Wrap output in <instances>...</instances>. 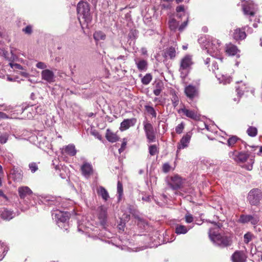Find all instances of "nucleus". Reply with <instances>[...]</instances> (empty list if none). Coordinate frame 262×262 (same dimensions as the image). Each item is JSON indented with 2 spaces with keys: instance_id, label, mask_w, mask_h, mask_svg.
Returning a JSON list of instances; mask_svg holds the SVG:
<instances>
[{
  "instance_id": "nucleus-2",
  "label": "nucleus",
  "mask_w": 262,
  "mask_h": 262,
  "mask_svg": "<svg viewBox=\"0 0 262 262\" xmlns=\"http://www.w3.org/2000/svg\"><path fill=\"white\" fill-rule=\"evenodd\" d=\"M206 52L212 57L220 58L222 49L221 42L216 38L208 39L204 45Z\"/></svg>"
},
{
  "instance_id": "nucleus-38",
  "label": "nucleus",
  "mask_w": 262,
  "mask_h": 262,
  "mask_svg": "<svg viewBox=\"0 0 262 262\" xmlns=\"http://www.w3.org/2000/svg\"><path fill=\"white\" fill-rule=\"evenodd\" d=\"M250 217L251 215H241L238 219V222L243 224L248 223L250 222Z\"/></svg>"
},
{
  "instance_id": "nucleus-61",
  "label": "nucleus",
  "mask_w": 262,
  "mask_h": 262,
  "mask_svg": "<svg viewBox=\"0 0 262 262\" xmlns=\"http://www.w3.org/2000/svg\"><path fill=\"white\" fill-rule=\"evenodd\" d=\"M142 200L145 202H149L150 201V196L149 195L143 196Z\"/></svg>"
},
{
  "instance_id": "nucleus-46",
  "label": "nucleus",
  "mask_w": 262,
  "mask_h": 262,
  "mask_svg": "<svg viewBox=\"0 0 262 262\" xmlns=\"http://www.w3.org/2000/svg\"><path fill=\"white\" fill-rule=\"evenodd\" d=\"M184 127H185L184 123H183V122L181 123L180 124H178L176 127V132L179 134H181L184 130Z\"/></svg>"
},
{
  "instance_id": "nucleus-57",
  "label": "nucleus",
  "mask_w": 262,
  "mask_h": 262,
  "mask_svg": "<svg viewBox=\"0 0 262 262\" xmlns=\"http://www.w3.org/2000/svg\"><path fill=\"white\" fill-rule=\"evenodd\" d=\"M92 135L95 136L96 138L100 140L101 139V135L96 131L93 130L91 132Z\"/></svg>"
},
{
  "instance_id": "nucleus-27",
  "label": "nucleus",
  "mask_w": 262,
  "mask_h": 262,
  "mask_svg": "<svg viewBox=\"0 0 262 262\" xmlns=\"http://www.w3.org/2000/svg\"><path fill=\"white\" fill-rule=\"evenodd\" d=\"M2 217L5 220H9L12 219L14 216V213L7 209H4L1 214Z\"/></svg>"
},
{
  "instance_id": "nucleus-9",
  "label": "nucleus",
  "mask_w": 262,
  "mask_h": 262,
  "mask_svg": "<svg viewBox=\"0 0 262 262\" xmlns=\"http://www.w3.org/2000/svg\"><path fill=\"white\" fill-rule=\"evenodd\" d=\"M70 214L69 212L61 211L60 210L54 211L52 213V216L57 222H66L70 217Z\"/></svg>"
},
{
  "instance_id": "nucleus-47",
  "label": "nucleus",
  "mask_w": 262,
  "mask_h": 262,
  "mask_svg": "<svg viewBox=\"0 0 262 262\" xmlns=\"http://www.w3.org/2000/svg\"><path fill=\"white\" fill-rule=\"evenodd\" d=\"M254 162V160L253 158H250L249 159V162L248 165L245 164L243 166V167L246 169L248 170H251L253 168V164Z\"/></svg>"
},
{
  "instance_id": "nucleus-8",
  "label": "nucleus",
  "mask_w": 262,
  "mask_h": 262,
  "mask_svg": "<svg viewBox=\"0 0 262 262\" xmlns=\"http://www.w3.org/2000/svg\"><path fill=\"white\" fill-rule=\"evenodd\" d=\"M229 156L238 163L246 162L249 158V155L245 152H238L236 151L229 153Z\"/></svg>"
},
{
  "instance_id": "nucleus-24",
  "label": "nucleus",
  "mask_w": 262,
  "mask_h": 262,
  "mask_svg": "<svg viewBox=\"0 0 262 262\" xmlns=\"http://www.w3.org/2000/svg\"><path fill=\"white\" fill-rule=\"evenodd\" d=\"M190 228H187L186 226L178 224L176 226L175 232L177 234H186Z\"/></svg>"
},
{
  "instance_id": "nucleus-22",
  "label": "nucleus",
  "mask_w": 262,
  "mask_h": 262,
  "mask_svg": "<svg viewBox=\"0 0 262 262\" xmlns=\"http://www.w3.org/2000/svg\"><path fill=\"white\" fill-rule=\"evenodd\" d=\"M97 192L98 195L100 196L105 201H106L109 198L107 191L102 186H100L97 188Z\"/></svg>"
},
{
  "instance_id": "nucleus-41",
  "label": "nucleus",
  "mask_w": 262,
  "mask_h": 262,
  "mask_svg": "<svg viewBox=\"0 0 262 262\" xmlns=\"http://www.w3.org/2000/svg\"><path fill=\"white\" fill-rule=\"evenodd\" d=\"M9 134L7 133H0V143L3 144L6 143L9 138Z\"/></svg>"
},
{
  "instance_id": "nucleus-21",
  "label": "nucleus",
  "mask_w": 262,
  "mask_h": 262,
  "mask_svg": "<svg viewBox=\"0 0 262 262\" xmlns=\"http://www.w3.org/2000/svg\"><path fill=\"white\" fill-rule=\"evenodd\" d=\"M238 51V49L235 45L232 43H229L226 45V52L229 55H235Z\"/></svg>"
},
{
  "instance_id": "nucleus-11",
  "label": "nucleus",
  "mask_w": 262,
  "mask_h": 262,
  "mask_svg": "<svg viewBox=\"0 0 262 262\" xmlns=\"http://www.w3.org/2000/svg\"><path fill=\"white\" fill-rule=\"evenodd\" d=\"M3 55L6 59H7L10 62L9 63V65L12 69L23 70V68L21 65L17 63H14L12 62L16 59V56L12 53V51H11L10 53H8V52H4Z\"/></svg>"
},
{
  "instance_id": "nucleus-14",
  "label": "nucleus",
  "mask_w": 262,
  "mask_h": 262,
  "mask_svg": "<svg viewBox=\"0 0 262 262\" xmlns=\"http://www.w3.org/2000/svg\"><path fill=\"white\" fill-rule=\"evenodd\" d=\"M136 123L135 118L125 119L121 123L120 129L122 131L126 130L130 126H134Z\"/></svg>"
},
{
  "instance_id": "nucleus-26",
  "label": "nucleus",
  "mask_w": 262,
  "mask_h": 262,
  "mask_svg": "<svg viewBox=\"0 0 262 262\" xmlns=\"http://www.w3.org/2000/svg\"><path fill=\"white\" fill-rule=\"evenodd\" d=\"M106 138L108 141L111 142H115L119 140L117 135L108 129L107 130Z\"/></svg>"
},
{
  "instance_id": "nucleus-64",
  "label": "nucleus",
  "mask_w": 262,
  "mask_h": 262,
  "mask_svg": "<svg viewBox=\"0 0 262 262\" xmlns=\"http://www.w3.org/2000/svg\"><path fill=\"white\" fill-rule=\"evenodd\" d=\"M262 154V146L260 147L259 150L257 153L258 155H260Z\"/></svg>"
},
{
  "instance_id": "nucleus-63",
  "label": "nucleus",
  "mask_w": 262,
  "mask_h": 262,
  "mask_svg": "<svg viewBox=\"0 0 262 262\" xmlns=\"http://www.w3.org/2000/svg\"><path fill=\"white\" fill-rule=\"evenodd\" d=\"M141 51L142 55H146L147 54V50L145 48H142L141 49Z\"/></svg>"
},
{
  "instance_id": "nucleus-16",
  "label": "nucleus",
  "mask_w": 262,
  "mask_h": 262,
  "mask_svg": "<svg viewBox=\"0 0 262 262\" xmlns=\"http://www.w3.org/2000/svg\"><path fill=\"white\" fill-rule=\"evenodd\" d=\"M185 93L188 98L193 99L197 96L198 90L195 86L189 85L185 88Z\"/></svg>"
},
{
  "instance_id": "nucleus-54",
  "label": "nucleus",
  "mask_w": 262,
  "mask_h": 262,
  "mask_svg": "<svg viewBox=\"0 0 262 262\" xmlns=\"http://www.w3.org/2000/svg\"><path fill=\"white\" fill-rule=\"evenodd\" d=\"M29 168L32 172H35L37 169V166L35 163H32L29 164Z\"/></svg>"
},
{
  "instance_id": "nucleus-40",
  "label": "nucleus",
  "mask_w": 262,
  "mask_h": 262,
  "mask_svg": "<svg viewBox=\"0 0 262 262\" xmlns=\"http://www.w3.org/2000/svg\"><path fill=\"white\" fill-rule=\"evenodd\" d=\"M254 237V235L251 232H247L244 236V241L245 243L248 244Z\"/></svg>"
},
{
  "instance_id": "nucleus-42",
  "label": "nucleus",
  "mask_w": 262,
  "mask_h": 262,
  "mask_svg": "<svg viewBox=\"0 0 262 262\" xmlns=\"http://www.w3.org/2000/svg\"><path fill=\"white\" fill-rule=\"evenodd\" d=\"M152 79V76L150 74H146L142 79L143 84L147 85L150 83Z\"/></svg>"
},
{
  "instance_id": "nucleus-39",
  "label": "nucleus",
  "mask_w": 262,
  "mask_h": 262,
  "mask_svg": "<svg viewBox=\"0 0 262 262\" xmlns=\"http://www.w3.org/2000/svg\"><path fill=\"white\" fill-rule=\"evenodd\" d=\"M247 133L249 136L251 137H255L257 134V129L255 127L250 126L248 128Z\"/></svg>"
},
{
  "instance_id": "nucleus-56",
  "label": "nucleus",
  "mask_w": 262,
  "mask_h": 262,
  "mask_svg": "<svg viewBox=\"0 0 262 262\" xmlns=\"http://www.w3.org/2000/svg\"><path fill=\"white\" fill-rule=\"evenodd\" d=\"M188 24V19L186 21H184L183 23L182 24L181 26L179 27V30L180 31H182L183 30V29L187 26Z\"/></svg>"
},
{
  "instance_id": "nucleus-25",
  "label": "nucleus",
  "mask_w": 262,
  "mask_h": 262,
  "mask_svg": "<svg viewBox=\"0 0 262 262\" xmlns=\"http://www.w3.org/2000/svg\"><path fill=\"white\" fill-rule=\"evenodd\" d=\"M136 64L139 70H145L147 68V62L145 60H138L137 58L135 59Z\"/></svg>"
},
{
  "instance_id": "nucleus-15",
  "label": "nucleus",
  "mask_w": 262,
  "mask_h": 262,
  "mask_svg": "<svg viewBox=\"0 0 262 262\" xmlns=\"http://www.w3.org/2000/svg\"><path fill=\"white\" fill-rule=\"evenodd\" d=\"M182 184V180L181 177L178 176H174L171 177L169 185L173 189H177L180 187Z\"/></svg>"
},
{
  "instance_id": "nucleus-51",
  "label": "nucleus",
  "mask_w": 262,
  "mask_h": 262,
  "mask_svg": "<svg viewBox=\"0 0 262 262\" xmlns=\"http://www.w3.org/2000/svg\"><path fill=\"white\" fill-rule=\"evenodd\" d=\"M36 67L38 69H42V70L47 69V64L43 62H38L36 63Z\"/></svg>"
},
{
  "instance_id": "nucleus-12",
  "label": "nucleus",
  "mask_w": 262,
  "mask_h": 262,
  "mask_svg": "<svg viewBox=\"0 0 262 262\" xmlns=\"http://www.w3.org/2000/svg\"><path fill=\"white\" fill-rule=\"evenodd\" d=\"M191 138V135L189 133H187L182 137L177 145V153L181 149H184L188 146Z\"/></svg>"
},
{
  "instance_id": "nucleus-33",
  "label": "nucleus",
  "mask_w": 262,
  "mask_h": 262,
  "mask_svg": "<svg viewBox=\"0 0 262 262\" xmlns=\"http://www.w3.org/2000/svg\"><path fill=\"white\" fill-rule=\"evenodd\" d=\"M117 193L118 200L120 201L123 193V185L120 181H118L117 183Z\"/></svg>"
},
{
  "instance_id": "nucleus-23",
  "label": "nucleus",
  "mask_w": 262,
  "mask_h": 262,
  "mask_svg": "<svg viewBox=\"0 0 262 262\" xmlns=\"http://www.w3.org/2000/svg\"><path fill=\"white\" fill-rule=\"evenodd\" d=\"M64 152L70 156H74L76 155L77 151L75 146L73 144H69L63 149Z\"/></svg>"
},
{
  "instance_id": "nucleus-60",
  "label": "nucleus",
  "mask_w": 262,
  "mask_h": 262,
  "mask_svg": "<svg viewBox=\"0 0 262 262\" xmlns=\"http://www.w3.org/2000/svg\"><path fill=\"white\" fill-rule=\"evenodd\" d=\"M129 219V215L127 214H123V216L121 217V219L123 220L124 221H128Z\"/></svg>"
},
{
  "instance_id": "nucleus-53",
  "label": "nucleus",
  "mask_w": 262,
  "mask_h": 262,
  "mask_svg": "<svg viewBox=\"0 0 262 262\" xmlns=\"http://www.w3.org/2000/svg\"><path fill=\"white\" fill-rule=\"evenodd\" d=\"M23 30L26 34H30L32 32V27L28 25L25 29H23Z\"/></svg>"
},
{
  "instance_id": "nucleus-18",
  "label": "nucleus",
  "mask_w": 262,
  "mask_h": 262,
  "mask_svg": "<svg viewBox=\"0 0 262 262\" xmlns=\"http://www.w3.org/2000/svg\"><path fill=\"white\" fill-rule=\"evenodd\" d=\"M232 260L233 262H244L246 256L243 252L236 251L232 256Z\"/></svg>"
},
{
  "instance_id": "nucleus-49",
  "label": "nucleus",
  "mask_w": 262,
  "mask_h": 262,
  "mask_svg": "<svg viewBox=\"0 0 262 262\" xmlns=\"http://www.w3.org/2000/svg\"><path fill=\"white\" fill-rule=\"evenodd\" d=\"M12 178L15 181H19L22 179V175L20 172H13L12 173Z\"/></svg>"
},
{
  "instance_id": "nucleus-10",
  "label": "nucleus",
  "mask_w": 262,
  "mask_h": 262,
  "mask_svg": "<svg viewBox=\"0 0 262 262\" xmlns=\"http://www.w3.org/2000/svg\"><path fill=\"white\" fill-rule=\"evenodd\" d=\"M40 74L42 80L49 83H53L55 81L56 76L54 72L49 69L42 70Z\"/></svg>"
},
{
  "instance_id": "nucleus-55",
  "label": "nucleus",
  "mask_w": 262,
  "mask_h": 262,
  "mask_svg": "<svg viewBox=\"0 0 262 262\" xmlns=\"http://www.w3.org/2000/svg\"><path fill=\"white\" fill-rule=\"evenodd\" d=\"M170 166L168 163H165L163 165V171L164 172H167L170 170Z\"/></svg>"
},
{
  "instance_id": "nucleus-58",
  "label": "nucleus",
  "mask_w": 262,
  "mask_h": 262,
  "mask_svg": "<svg viewBox=\"0 0 262 262\" xmlns=\"http://www.w3.org/2000/svg\"><path fill=\"white\" fill-rule=\"evenodd\" d=\"M9 116L5 113L0 112V120L9 119Z\"/></svg>"
},
{
  "instance_id": "nucleus-44",
  "label": "nucleus",
  "mask_w": 262,
  "mask_h": 262,
  "mask_svg": "<svg viewBox=\"0 0 262 262\" xmlns=\"http://www.w3.org/2000/svg\"><path fill=\"white\" fill-rule=\"evenodd\" d=\"M7 251V248L4 244L0 243V260L4 258Z\"/></svg>"
},
{
  "instance_id": "nucleus-50",
  "label": "nucleus",
  "mask_w": 262,
  "mask_h": 262,
  "mask_svg": "<svg viewBox=\"0 0 262 262\" xmlns=\"http://www.w3.org/2000/svg\"><path fill=\"white\" fill-rule=\"evenodd\" d=\"M185 221L187 223H191L193 221L192 215L189 213H187L185 216Z\"/></svg>"
},
{
  "instance_id": "nucleus-37",
  "label": "nucleus",
  "mask_w": 262,
  "mask_h": 262,
  "mask_svg": "<svg viewBox=\"0 0 262 262\" xmlns=\"http://www.w3.org/2000/svg\"><path fill=\"white\" fill-rule=\"evenodd\" d=\"M246 89L245 84H242L241 86L236 87V91L239 97H241L243 95Z\"/></svg>"
},
{
  "instance_id": "nucleus-43",
  "label": "nucleus",
  "mask_w": 262,
  "mask_h": 262,
  "mask_svg": "<svg viewBox=\"0 0 262 262\" xmlns=\"http://www.w3.org/2000/svg\"><path fill=\"white\" fill-rule=\"evenodd\" d=\"M145 108L148 114H150L154 118L156 117L157 114L153 107L149 105H146Z\"/></svg>"
},
{
  "instance_id": "nucleus-52",
  "label": "nucleus",
  "mask_w": 262,
  "mask_h": 262,
  "mask_svg": "<svg viewBox=\"0 0 262 262\" xmlns=\"http://www.w3.org/2000/svg\"><path fill=\"white\" fill-rule=\"evenodd\" d=\"M218 69H219V68H218V65L217 64V62L214 60L212 61L211 68V69L210 68L209 69V70L210 71L212 70V72H215V71L216 70H217Z\"/></svg>"
},
{
  "instance_id": "nucleus-3",
  "label": "nucleus",
  "mask_w": 262,
  "mask_h": 262,
  "mask_svg": "<svg viewBox=\"0 0 262 262\" xmlns=\"http://www.w3.org/2000/svg\"><path fill=\"white\" fill-rule=\"evenodd\" d=\"M77 11L79 19L81 17L87 23L91 21L90 8L87 3L83 2H79L77 5Z\"/></svg>"
},
{
  "instance_id": "nucleus-59",
  "label": "nucleus",
  "mask_w": 262,
  "mask_h": 262,
  "mask_svg": "<svg viewBox=\"0 0 262 262\" xmlns=\"http://www.w3.org/2000/svg\"><path fill=\"white\" fill-rule=\"evenodd\" d=\"M176 11L177 12H184V8L183 6H179L177 7Z\"/></svg>"
},
{
  "instance_id": "nucleus-19",
  "label": "nucleus",
  "mask_w": 262,
  "mask_h": 262,
  "mask_svg": "<svg viewBox=\"0 0 262 262\" xmlns=\"http://www.w3.org/2000/svg\"><path fill=\"white\" fill-rule=\"evenodd\" d=\"M19 196L21 199H24L28 195H30L32 193L31 190L27 186H23L19 187L18 189Z\"/></svg>"
},
{
  "instance_id": "nucleus-30",
  "label": "nucleus",
  "mask_w": 262,
  "mask_h": 262,
  "mask_svg": "<svg viewBox=\"0 0 262 262\" xmlns=\"http://www.w3.org/2000/svg\"><path fill=\"white\" fill-rule=\"evenodd\" d=\"M93 36L96 41L104 40L105 39V35L101 31L95 32Z\"/></svg>"
},
{
  "instance_id": "nucleus-4",
  "label": "nucleus",
  "mask_w": 262,
  "mask_h": 262,
  "mask_svg": "<svg viewBox=\"0 0 262 262\" xmlns=\"http://www.w3.org/2000/svg\"><path fill=\"white\" fill-rule=\"evenodd\" d=\"M192 63L191 56L189 55H186L182 59L179 71L182 79H185L187 76Z\"/></svg>"
},
{
  "instance_id": "nucleus-28",
  "label": "nucleus",
  "mask_w": 262,
  "mask_h": 262,
  "mask_svg": "<svg viewBox=\"0 0 262 262\" xmlns=\"http://www.w3.org/2000/svg\"><path fill=\"white\" fill-rule=\"evenodd\" d=\"M170 94L171 95V100L172 101V105L174 107H176L179 103V98L177 95L176 92L174 91H171L170 92Z\"/></svg>"
},
{
  "instance_id": "nucleus-6",
  "label": "nucleus",
  "mask_w": 262,
  "mask_h": 262,
  "mask_svg": "<svg viewBox=\"0 0 262 262\" xmlns=\"http://www.w3.org/2000/svg\"><path fill=\"white\" fill-rule=\"evenodd\" d=\"M144 130L148 142L149 143L155 142L156 132L152 125L148 121L143 122Z\"/></svg>"
},
{
  "instance_id": "nucleus-13",
  "label": "nucleus",
  "mask_w": 262,
  "mask_h": 262,
  "mask_svg": "<svg viewBox=\"0 0 262 262\" xmlns=\"http://www.w3.org/2000/svg\"><path fill=\"white\" fill-rule=\"evenodd\" d=\"M97 215L102 224L105 222L107 216V208L104 206H99L96 210Z\"/></svg>"
},
{
  "instance_id": "nucleus-7",
  "label": "nucleus",
  "mask_w": 262,
  "mask_h": 262,
  "mask_svg": "<svg viewBox=\"0 0 262 262\" xmlns=\"http://www.w3.org/2000/svg\"><path fill=\"white\" fill-rule=\"evenodd\" d=\"M178 113H183L186 117L194 120H199L200 118V114L197 110H189L186 108L184 106L178 110Z\"/></svg>"
},
{
  "instance_id": "nucleus-31",
  "label": "nucleus",
  "mask_w": 262,
  "mask_h": 262,
  "mask_svg": "<svg viewBox=\"0 0 262 262\" xmlns=\"http://www.w3.org/2000/svg\"><path fill=\"white\" fill-rule=\"evenodd\" d=\"M163 89V84L161 82L156 84V88L154 90V93L156 96H159Z\"/></svg>"
},
{
  "instance_id": "nucleus-5",
  "label": "nucleus",
  "mask_w": 262,
  "mask_h": 262,
  "mask_svg": "<svg viewBox=\"0 0 262 262\" xmlns=\"http://www.w3.org/2000/svg\"><path fill=\"white\" fill-rule=\"evenodd\" d=\"M247 198L251 205L257 206L262 199V192L258 189H253L249 192Z\"/></svg>"
},
{
  "instance_id": "nucleus-35",
  "label": "nucleus",
  "mask_w": 262,
  "mask_h": 262,
  "mask_svg": "<svg viewBox=\"0 0 262 262\" xmlns=\"http://www.w3.org/2000/svg\"><path fill=\"white\" fill-rule=\"evenodd\" d=\"M240 139L235 136H232L228 140V145L229 146H233L236 143L239 141Z\"/></svg>"
},
{
  "instance_id": "nucleus-36",
  "label": "nucleus",
  "mask_w": 262,
  "mask_h": 262,
  "mask_svg": "<svg viewBox=\"0 0 262 262\" xmlns=\"http://www.w3.org/2000/svg\"><path fill=\"white\" fill-rule=\"evenodd\" d=\"M176 50L173 47H170L167 49L165 53L166 56H169L170 58H173L176 56Z\"/></svg>"
},
{
  "instance_id": "nucleus-29",
  "label": "nucleus",
  "mask_w": 262,
  "mask_h": 262,
  "mask_svg": "<svg viewBox=\"0 0 262 262\" xmlns=\"http://www.w3.org/2000/svg\"><path fill=\"white\" fill-rule=\"evenodd\" d=\"M215 74L220 83H223L224 84H225L230 82L231 79L229 77L225 76L223 75H220V74H216L215 72Z\"/></svg>"
},
{
  "instance_id": "nucleus-17",
  "label": "nucleus",
  "mask_w": 262,
  "mask_h": 262,
  "mask_svg": "<svg viewBox=\"0 0 262 262\" xmlns=\"http://www.w3.org/2000/svg\"><path fill=\"white\" fill-rule=\"evenodd\" d=\"M232 37L236 40H243L246 38V34L244 30L237 28L234 30Z\"/></svg>"
},
{
  "instance_id": "nucleus-1",
  "label": "nucleus",
  "mask_w": 262,
  "mask_h": 262,
  "mask_svg": "<svg viewBox=\"0 0 262 262\" xmlns=\"http://www.w3.org/2000/svg\"><path fill=\"white\" fill-rule=\"evenodd\" d=\"M213 227H210L209 231V236L210 240L215 245L221 247H227L231 244L232 240L230 236L222 235L219 233L221 224L215 222H211Z\"/></svg>"
},
{
  "instance_id": "nucleus-34",
  "label": "nucleus",
  "mask_w": 262,
  "mask_h": 262,
  "mask_svg": "<svg viewBox=\"0 0 262 262\" xmlns=\"http://www.w3.org/2000/svg\"><path fill=\"white\" fill-rule=\"evenodd\" d=\"M243 9L245 14L249 15L250 16H253L254 15V12L252 10L251 6H247L244 5L243 6Z\"/></svg>"
},
{
  "instance_id": "nucleus-48",
  "label": "nucleus",
  "mask_w": 262,
  "mask_h": 262,
  "mask_svg": "<svg viewBox=\"0 0 262 262\" xmlns=\"http://www.w3.org/2000/svg\"><path fill=\"white\" fill-rule=\"evenodd\" d=\"M149 152L150 155L154 156L157 152V147L156 145H152L149 147Z\"/></svg>"
},
{
  "instance_id": "nucleus-62",
  "label": "nucleus",
  "mask_w": 262,
  "mask_h": 262,
  "mask_svg": "<svg viewBox=\"0 0 262 262\" xmlns=\"http://www.w3.org/2000/svg\"><path fill=\"white\" fill-rule=\"evenodd\" d=\"M20 74L25 77H28L29 76V74L26 71H22Z\"/></svg>"
},
{
  "instance_id": "nucleus-20",
  "label": "nucleus",
  "mask_w": 262,
  "mask_h": 262,
  "mask_svg": "<svg viewBox=\"0 0 262 262\" xmlns=\"http://www.w3.org/2000/svg\"><path fill=\"white\" fill-rule=\"evenodd\" d=\"M82 174L85 176H89L92 172V165L88 163H84L81 167Z\"/></svg>"
},
{
  "instance_id": "nucleus-45",
  "label": "nucleus",
  "mask_w": 262,
  "mask_h": 262,
  "mask_svg": "<svg viewBox=\"0 0 262 262\" xmlns=\"http://www.w3.org/2000/svg\"><path fill=\"white\" fill-rule=\"evenodd\" d=\"M259 220V217L257 215H251L249 222H250L251 224L255 225L258 223Z\"/></svg>"
},
{
  "instance_id": "nucleus-32",
  "label": "nucleus",
  "mask_w": 262,
  "mask_h": 262,
  "mask_svg": "<svg viewBox=\"0 0 262 262\" xmlns=\"http://www.w3.org/2000/svg\"><path fill=\"white\" fill-rule=\"evenodd\" d=\"M179 22L174 18H170L169 21V26L171 30H176L178 27Z\"/></svg>"
}]
</instances>
